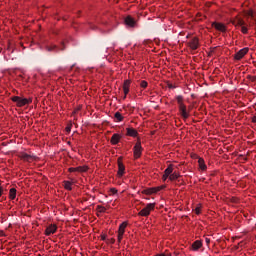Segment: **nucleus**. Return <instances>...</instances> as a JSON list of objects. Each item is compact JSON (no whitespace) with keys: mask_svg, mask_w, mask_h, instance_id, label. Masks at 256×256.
I'll list each match as a JSON object with an SVG mask.
<instances>
[{"mask_svg":"<svg viewBox=\"0 0 256 256\" xmlns=\"http://www.w3.org/2000/svg\"><path fill=\"white\" fill-rule=\"evenodd\" d=\"M3 195V187L0 186V197Z\"/></svg>","mask_w":256,"mask_h":256,"instance_id":"nucleus-40","label":"nucleus"},{"mask_svg":"<svg viewBox=\"0 0 256 256\" xmlns=\"http://www.w3.org/2000/svg\"><path fill=\"white\" fill-rule=\"evenodd\" d=\"M127 225H129L127 221H124L119 225L118 235H117L118 243H121V241H123V236L125 235V230L127 229Z\"/></svg>","mask_w":256,"mask_h":256,"instance_id":"nucleus-5","label":"nucleus"},{"mask_svg":"<svg viewBox=\"0 0 256 256\" xmlns=\"http://www.w3.org/2000/svg\"><path fill=\"white\" fill-rule=\"evenodd\" d=\"M241 33H243V35H247V33H249V29H247L245 25H242L241 26Z\"/></svg>","mask_w":256,"mask_h":256,"instance_id":"nucleus-28","label":"nucleus"},{"mask_svg":"<svg viewBox=\"0 0 256 256\" xmlns=\"http://www.w3.org/2000/svg\"><path fill=\"white\" fill-rule=\"evenodd\" d=\"M156 193H159V191H163V189H165V186H158V187H154Z\"/></svg>","mask_w":256,"mask_h":256,"instance_id":"nucleus-31","label":"nucleus"},{"mask_svg":"<svg viewBox=\"0 0 256 256\" xmlns=\"http://www.w3.org/2000/svg\"><path fill=\"white\" fill-rule=\"evenodd\" d=\"M167 87L168 89H175V85H173L172 83H167Z\"/></svg>","mask_w":256,"mask_h":256,"instance_id":"nucleus-34","label":"nucleus"},{"mask_svg":"<svg viewBox=\"0 0 256 256\" xmlns=\"http://www.w3.org/2000/svg\"><path fill=\"white\" fill-rule=\"evenodd\" d=\"M134 159H139L143 154V147L141 146V140H138L133 147Z\"/></svg>","mask_w":256,"mask_h":256,"instance_id":"nucleus-6","label":"nucleus"},{"mask_svg":"<svg viewBox=\"0 0 256 256\" xmlns=\"http://www.w3.org/2000/svg\"><path fill=\"white\" fill-rule=\"evenodd\" d=\"M212 27L216 29V31H220L221 33H226L227 32V26L221 22H213Z\"/></svg>","mask_w":256,"mask_h":256,"instance_id":"nucleus-11","label":"nucleus"},{"mask_svg":"<svg viewBox=\"0 0 256 256\" xmlns=\"http://www.w3.org/2000/svg\"><path fill=\"white\" fill-rule=\"evenodd\" d=\"M109 192H110V195H117V193H119L117 188H110Z\"/></svg>","mask_w":256,"mask_h":256,"instance_id":"nucleus-29","label":"nucleus"},{"mask_svg":"<svg viewBox=\"0 0 256 256\" xmlns=\"http://www.w3.org/2000/svg\"><path fill=\"white\" fill-rule=\"evenodd\" d=\"M57 48V46L53 45V46H48L47 47V51H55V49Z\"/></svg>","mask_w":256,"mask_h":256,"instance_id":"nucleus-32","label":"nucleus"},{"mask_svg":"<svg viewBox=\"0 0 256 256\" xmlns=\"http://www.w3.org/2000/svg\"><path fill=\"white\" fill-rule=\"evenodd\" d=\"M155 211V203H148L139 213V217H149Z\"/></svg>","mask_w":256,"mask_h":256,"instance_id":"nucleus-4","label":"nucleus"},{"mask_svg":"<svg viewBox=\"0 0 256 256\" xmlns=\"http://www.w3.org/2000/svg\"><path fill=\"white\" fill-rule=\"evenodd\" d=\"M117 175L119 178L123 177L125 175V164H123V158H118V172Z\"/></svg>","mask_w":256,"mask_h":256,"instance_id":"nucleus-10","label":"nucleus"},{"mask_svg":"<svg viewBox=\"0 0 256 256\" xmlns=\"http://www.w3.org/2000/svg\"><path fill=\"white\" fill-rule=\"evenodd\" d=\"M174 169H175V165L169 164L168 167L164 170V175L171 177Z\"/></svg>","mask_w":256,"mask_h":256,"instance_id":"nucleus-20","label":"nucleus"},{"mask_svg":"<svg viewBox=\"0 0 256 256\" xmlns=\"http://www.w3.org/2000/svg\"><path fill=\"white\" fill-rule=\"evenodd\" d=\"M11 101L16 103V107H25V105H31L33 103V98H22L20 96L11 97Z\"/></svg>","mask_w":256,"mask_h":256,"instance_id":"nucleus-2","label":"nucleus"},{"mask_svg":"<svg viewBox=\"0 0 256 256\" xmlns=\"http://www.w3.org/2000/svg\"><path fill=\"white\" fill-rule=\"evenodd\" d=\"M232 25H234V27H243V25H245V20H243V18L236 16L232 21H231Z\"/></svg>","mask_w":256,"mask_h":256,"instance_id":"nucleus-14","label":"nucleus"},{"mask_svg":"<svg viewBox=\"0 0 256 256\" xmlns=\"http://www.w3.org/2000/svg\"><path fill=\"white\" fill-rule=\"evenodd\" d=\"M248 53L249 49L247 47L242 48L234 55V59L236 61H241V59H243V57H245V55H247Z\"/></svg>","mask_w":256,"mask_h":256,"instance_id":"nucleus-9","label":"nucleus"},{"mask_svg":"<svg viewBox=\"0 0 256 256\" xmlns=\"http://www.w3.org/2000/svg\"><path fill=\"white\" fill-rule=\"evenodd\" d=\"M197 158H198L199 169H201V171H207V164H205V160L201 157H197Z\"/></svg>","mask_w":256,"mask_h":256,"instance_id":"nucleus-19","label":"nucleus"},{"mask_svg":"<svg viewBox=\"0 0 256 256\" xmlns=\"http://www.w3.org/2000/svg\"><path fill=\"white\" fill-rule=\"evenodd\" d=\"M69 173H87L89 171V166L83 165L78 167L68 168Z\"/></svg>","mask_w":256,"mask_h":256,"instance_id":"nucleus-7","label":"nucleus"},{"mask_svg":"<svg viewBox=\"0 0 256 256\" xmlns=\"http://www.w3.org/2000/svg\"><path fill=\"white\" fill-rule=\"evenodd\" d=\"M66 131H67V133H71V125H68V126L66 127Z\"/></svg>","mask_w":256,"mask_h":256,"instance_id":"nucleus-36","label":"nucleus"},{"mask_svg":"<svg viewBox=\"0 0 256 256\" xmlns=\"http://www.w3.org/2000/svg\"><path fill=\"white\" fill-rule=\"evenodd\" d=\"M63 187L66 191H73V182L65 180L63 182Z\"/></svg>","mask_w":256,"mask_h":256,"instance_id":"nucleus-21","label":"nucleus"},{"mask_svg":"<svg viewBox=\"0 0 256 256\" xmlns=\"http://www.w3.org/2000/svg\"><path fill=\"white\" fill-rule=\"evenodd\" d=\"M114 117L118 123H121V121H123V119H125V117H123V115L120 112H116L114 114Z\"/></svg>","mask_w":256,"mask_h":256,"instance_id":"nucleus-25","label":"nucleus"},{"mask_svg":"<svg viewBox=\"0 0 256 256\" xmlns=\"http://www.w3.org/2000/svg\"><path fill=\"white\" fill-rule=\"evenodd\" d=\"M179 177H181V175L179 174V172L175 171V172H172V175H170L169 180L177 181V179H179Z\"/></svg>","mask_w":256,"mask_h":256,"instance_id":"nucleus-24","label":"nucleus"},{"mask_svg":"<svg viewBox=\"0 0 256 256\" xmlns=\"http://www.w3.org/2000/svg\"><path fill=\"white\" fill-rule=\"evenodd\" d=\"M195 213L196 215H201V205H198L196 208H195Z\"/></svg>","mask_w":256,"mask_h":256,"instance_id":"nucleus-30","label":"nucleus"},{"mask_svg":"<svg viewBox=\"0 0 256 256\" xmlns=\"http://www.w3.org/2000/svg\"><path fill=\"white\" fill-rule=\"evenodd\" d=\"M187 47L190 49V51H197L201 47V43L199 42V37L194 36L190 38L186 42Z\"/></svg>","mask_w":256,"mask_h":256,"instance_id":"nucleus-3","label":"nucleus"},{"mask_svg":"<svg viewBox=\"0 0 256 256\" xmlns=\"http://www.w3.org/2000/svg\"><path fill=\"white\" fill-rule=\"evenodd\" d=\"M100 239H101V241H106V239H107V234H101V235H100Z\"/></svg>","mask_w":256,"mask_h":256,"instance_id":"nucleus-33","label":"nucleus"},{"mask_svg":"<svg viewBox=\"0 0 256 256\" xmlns=\"http://www.w3.org/2000/svg\"><path fill=\"white\" fill-rule=\"evenodd\" d=\"M252 123H256V115L252 117Z\"/></svg>","mask_w":256,"mask_h":256,"instance_id":"nucleus-39","label":"nucleus"},{"mask_svg":"<svg viewBox=\"0 0 256 256\" xmlns=\"http://www.w3.org/2000/svg\"><path fill=\"white\" fill-rule=\"evenodd\" d=\"M120 141H121V134H117V133L113 134L110 139L111 145H117Z\"/></svg>","mask_w":256,"mask_h":256,"instance_id":"nucleus-16","label":"nucleus"},{"mask_svg":"<svg viewBox=\"0 0 256 256\" xmlns=\"http://www.w3.org/2000/svg\"><path fill=\"white\" fill-rule=\"evenodd\" d=\"M124 97L123 99H127V95H129V91L131 89V80H125L122 86Z\"/></svg>","mask_w":256,"mask_h":256,"instance_id":"nucleus-12","label":"nucleus"},{"mask_svg":"<svg viewBox=\"0 0 256 256\" xmlns=\"http://www.w3.org/2000/svg\"><path fill=\"white\" fill-rule=\"evenodd\" d=\"M249 17H253V10L248 11Z\"/></svg>","mask_w":256,"mask_h":256,"instance_id":"nucleus-38","label":"nucleus"},{"mask_svg":"<svg viewBox=\"0 0 256 256\" xmlns=\"http://www.w3.org/2000/svg\"><path fill=\"white\" fill-rule=\"evenodd\" d=\"M126 135L128 137H137V135H139V132H137L135 128H126Z\"/></svg>","mask_w":256,"mask_h":256,"instance_id":"nucleus-18","label":"nucleus"},{"mask_svg":"<svg viewBox=\"0 0 256 256\" xmlns=\"http://www.w3.org/2000/svg\"><path fill=\"white\" fill-rule=\"evenodd\" d=\"M111 243H115V240H111Z\"/></svg>","mask_w":256,"mask_h":256,"instance_id":"nucleus-42","label":"nucleus"},{"mask_svg":"<svg viewBox=\"0 0 256 256\" xmlns=\"http://www.w3.org/2000/svg\"><path fill=\"white\" fill-rule=\"evenodd\" d=\"M205 242H206L207 245H209V243H211V239L205 238Z\"/></svg>","mask_w":256,"mask_h":256,"instance_id":"nucleus-37","label":"nucleus"},{"mask_svg":"<svg viewBox=\"0 0 256 256\" xmlns=\"http://www.w3.org/2000/svg\"><path fill=\"white\" fill-rule=\"evenodd\" d=\"M177 104H178V110L182 117V119H187L191 116V106L185 105V98H183L182 95H178L175 97Z\"/></svg>","mask_w":256,"mask_h":256,"instance_id":"nucleus-1","label":"nucleus"},{"mask_svg":"<svg viewBox=\"0 0 256 256\" xmlns=\"http://www.w3.org/2000/svg\"><path fill=\"white\" fill-rule=\"evenodd\" d=\"M16 197H17V189L11 188V189L9 190V199H10L11 201H13V200H15Z\"/></svg>","mask_w":256,"mask_h":256,"instance_id":"nucleus-22","label":"nucleus"},{"mask_svg":"<svg viewBox=\"0 0 256 256\" xmlns=\"http://www.w3.org/2000/svg\"><path fill=\"white\" fill-rule=\"evenodd\" d=\"M111 243H115V240H111Z\"/></svg>","mask_w":256,"mask_h":256,"instance_id":"nucleus-41","label":"nucleus"},{"mask_svg":"<svg viewBox=\"0 0 256 256\" xmlns=\"http://www.w3.org/2000/svg\"><path fill=\"white\" fill-rule=\"evenodd\" d=\"M201 247H203V241L201 240H196L191 245L193 251H197L198 249H201Z\"/></svg>","mask_w":256,"mask_h":256,"instance_id":"nucleus-17","label":"nucleus"},{"mask_svg":"<svg viewBox=\"0 0 256 256\" xmlns=\"http://www.w3.org/2000/svg\"><path fill=\"white\" fill-rule=\"evenodd\" d=\"M124 23H125L126 27H130V28H133L137 25V22L135 21V18H133L131 16H127L124 19Z\"/></svg>","mask_w":256,"mask_h":256,"instance_id":"nucleus-13","label":"nucleus"},{"mask_svg":"<svg viewBox=\"0 0 256 256\" xmlns=\"http://www.w3.org/2000/svg\"><path fill=\"white\" fill-rule=\"evenodd\" d=\"M18 157L22 160V161H27L28 163H31V161H33V156L30 154H27L25 152H20Z\"/></svg>","mask_w":256,"mask_h":256,"instance_id":"nucleus-15","label":"nucleus"},{"mask_svg":"<svg viewBox=\"0 0 256 256\" xmlns=\"http://www.w3.org/2000/svg\"><path fill=\"white\" fill-rule=\"evenodd\" d=\"M148 85H149V83H147V81H145V80H142V81L140 82V87H141L142 89H147Z\"/></svg>","mask_w":256,"mask_h":256,"instance_id":"nucleus-27","label":"nucleus"},{"mask_svg":"<svg viewBox=\"0 0 256 256\" xmlns=\"http://www.w3.org/2000/svg\"><path fill=\"white\" fill-rule=\"evenodd\" d=\"M96 211H98V213H105L107 211V208H105V206L98 205L96 207Z\"/></svg>","mask_w":256,"mask_h":256,"instance_id":"nucleus-26","label":"nucleus"},{"mask_svg":"<svg viewBox=\"0 0 256 256\" xmlns=\"http://www.w3.org/2000/svg\"><path fill=\"white\" fill-rule=\"evenodd\" d=\"M57 229L58 227L56 226V224H50L46 227L44 235H46V237H50V235H55V233H57Z\"/></svg>","mask_w":256,"mask_h":256,"instance_id":"nucleus-8","label":"nucleus"},{"mask_svg":"<svg viewBox=\"0 0 256 256\" xmlns=\"http://www.w3.org/2000/svg\"><path fill=\"white\" fill-rule=\"evenodd\" d=\"M142 193H143V195H153V194H155L157 192L155 190V187H153V188L144 189L142 191Z\"/></svg>","mask_w":256,"mask_h":256,"instance_id":"nucleus-23","label":"nucleus"},{"mask_svg":"<svg viewBox=\"0 0 256 256\" xmlns=\"http://www.w3.org/2000/svg\"><path fill=\"white\" fill-rule=\"evenodd\" d=\"M167 179H169V176H167V174H163L162 181H167Z\"/></svg>","mask_w":256,"mask_h":256,"instance_id":"nucleus-35","label":"nucleus"}]
</instances>
